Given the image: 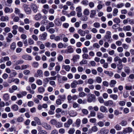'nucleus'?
Listing matches in <instances>:
<instances>
[{
	"label": "nucleus",
	"mask_w": 134,
	"mask_h": 134,
	"mask_svg": "<svg viewBox=\"0 0 134 134\" xmlns=\"http://www.w3.org/2000/svg\"><path fill=\"white\" fill-rule=\"evenodd\" d=\"M122 46L123 48L127 50L129 48V45L125 43H123L122 44Z\"/></svg>",
	"instance_id": "obj_59"
},
{
	"label": "nucleus",
	"mask_w": 134,
	"mask_h": 134,
	"mask_svg": "<svg viewBox=\"0 0 134 134\" xmlns=\"http://www.w3.org/2000/svg\"><path fill=\"white\" fill-rule=\"evenodd\" d=\"M127 121L125 120H122L120 123V124L122 126H125L127 125Z\"/></svg>",
	"instance_id": "obj_55"
},
{
	"label": "nucleus",
	"mask_w": 134,
	"mask_h": 134,
	"mask_svg": "<svg viewBox=\"0 0 134 134\" xmlns=\"http://www.w3.org/2000/svg\"><path fill=\"white\" fill-rule=\"evenodd\" d=\"M22 58L25 60H31L32 59L31 57L27 55H23Z\"/></svg>",
	"instance_id": "obj_19"
},
{
	"label": "nucleus",
	"mask_w": 134,
	"mask_h": 134,
	"mask_svg": "<svg viewBox=\"0 0 134 134\" xmlns=\"http://www.w3.org/2000/svg\"><path fill=\"white\" fill-rule=\"evenodd\" d=\"M118 10L117 9L115 8L113 9V15L114 16H116L118 15Z\"/></svg>",
	"instance_id": "obj_37"
},
{
	"label": "nucleus",
	"mask_w": 134,
	"mask_h": 134,
	"mask_svg": "<svg viewBox=\"0 0 134 134\" xmlns=\"http://www.w3.org/2000/svg\"><path fill=\"white\" fill-rule=\"evenodd\" d=\"M124 71L125 73L129 74L130 73L131 70L129 67L126 66L124 68Z\"/></svg>",
	"instance_id": "obj_28"
},
{
	"label": "nucleus",
	"mask_w": 134,
	"mask_h": 134,
	"mask_svg": "<svg viewBox=\"0 0 134 134\" xmlns=\"http://www.w3.org/2000/svg\"><path fill=\"white\" fill-rule=\"evenodd\" d=\"M75 131V129L73 128H71L68 131V133L69 134H73Z\"/></svg>",
	"instance_id": "obj_42"
},
{
	"label": "nucleus",
	"mask_w": 134,
	"mask_h": 134,
	"mask_svg": "<svg viewBox=\"0 0 134 134\" xmlns=\"http://www.w3.org/2000/svg\"><path fill=\"white\" fill-rule=\"evenodd\" d=\"M7 3L6 4V5L8 6H10L13 2V0H7Z\"/></svg>",
	"instance_id": "obj_47"
},
{
	"label": "nucleus",
	"mask_w": 134,
	"mask_h": 134,
	"mask_svg": "<svg viewBox=\"0 0 134 134\" xmlns=\"http://www.w3.org/2000/svg\"><path fill=\"white\" fill-rule=\"evenodd\" d=\"M90 13V10L88 8L85 9L83 12V14L86 15H88Z\"/></svg>",
	"instance_id": "obj_32"
},
{
	"label": "nucleus",
	"mask_w": 134,
	"mask_h": 134,
	"mask_svg": "<svg viewBox=\"0 0 134 134\" xmlns=\"http://www.w3.org/2000/svg\"><path fill=\"white\" fill-rule=\"evenodd\" d=\"M23 7L24 8L25 12L27 14H29L31 12L30 8L28 7V5L26 4H24L23 5Z\"/></svg>",
	"instance_id": "obj_2"
},
{
	"label": "nucleus",
	"mask_w": 134,
	"mask_h": 134,
	"mask_svg": "<svg viewBox=\"0 0 134 134\" xmlns=\"http://www.w3.org/2000/svg\"><path fill=\"white\" fill-rule=\"evenodd\" d=\"M9 57L8 56L2 57L0 59V63L4 62L6 61H8L9 60Z\"/></svg>",
	"instance_id": "obj_13"
},
{
	"label": "nucleus",
	"mask_w": 134,
	"mask_h": 134,
	"mask_svg": "<svg viewBox=\"0 0 134 134\" xmlns=\"http://www.w3.org/2000/svg\"><path fill=\"white\" fill-rule=\"evenodd\" d=\"M62 67L67 71H69L71 68L70 67L69 65H63L62 66Z\"/></svg>",
	"instance_id": "obj_24"
},
{
	"label": "nucleus",
	"mask_w": 134,
	"mask_h": 134,
	"mask_svg": "<svg viewBox=\"0 0 134 134\" xmlns=\"http://www.w3.org/2000/svg\"><path fill=\"white\" fill-rule=\"evenodd\" d=\"M73 48L71 46H69L67 47V49H66L67 53H71L74 52Z\"/></svg>",
	"instance_id": "obj_12"
},
{
	"label": "nucleus",
	"mask_w": 134,
	"mask_h": 134,
	"mask_svg": "<svg viewBox=\"0 0 134 134\" xmlns=\"http://www.w3.org/2000/svg\"><path fill=\"white\" fill-rule=\"evenodd\" d=\"M58 131L56 129H54L52 130L50 134H58Z\"/></svg>",
	"instance_id": "obj_63"
},
{
	"label": "nucleus",
	"mask_w": 134,
	"mask_h": 134,
	"mask_svg": "<svg viewBox=\"0 0 134 134\" xmlns=\"http://www.w3.org/2000/svg\"><path fill=\"white\" fill-rule=\"evenodd\" d=\"M4 11L5 13H11L13 12V10L12 8L6 7L5 8Z\"/></svg>",
	"instance_id": "obj_10"
},
{
	"label": "nucleus",
	"mask_w": 134,
	"mask_h": 134,
	"mask_svg": "<svg viewBox=\"0 0 134 134\" xmlns=\"http://www.w3.org/2000/svg\"><path fill=\"white\" fill-rule=\"evenodd\" d=\"M96 81L98 83H100L102 81V79L99 76H97L96 77L95 79Z\"/></svg>",
	"instance_id": "obj_33"
},
{
	"label": "nucleus",
	"mask_w": 134,
	"mask_h": 134,
	"mask_svg": "<svg viewBox=\"0 0 134 134\" xmlns=\"http://www.w3.org/2000/svg\"><path fill=\"white\" fill-rule=\"evenodd\" d=\"M55 126L57 128H60L63 127V123L61 122L57 121Z\"/></svg>",
	"instance_id": "obj_26"
},
{
	"label": "nucleus",
	"mask_w": 134,
	"mask_h": 134,
	"mask_svg": "<svg viewBox=\"0 0 134 134\" xmlns=\"http://www.w3.org/2000/svg\"><path fill=\"white\" fill-rule=\"evenodd\" d=\"M69 115L70 116L74 117L77 115V113L75 111L71 110L69 112Z\"/></svg>",
	"instance_id": "obj_17"
},
{
	"label": "nucleus",
	"mask_w": 134,
	"mask_h": 134,
	"mask_svg": "<svg viewBox=\"0 0 134 134\" xmlns=\"http://www.w3.org/2000/svg\"><path fill=\"white\" fill-rule=\"evenodd\" d=\"M63 56L61 55H59L57 57V59L59 62H62L63 60Z\"/></svg>",
	"instance_id": "obj_48"
},
{
	"label": "nucleus",
	"mask_w": 134,
	"mask_h": 134,
	"mask_svg": "<svg viewBox=\"0 0 134 134\" xmlns=\"http://www.w3.org/2000/svg\"><path fill=\"white\" fill-rule=\"evenodd\" d=\"M104 37L107 40V41L108 42H111L112 41L111 36L105 35Z\"/></svg>",
	"instance_id": "obj_38"
},
{
	"label": "nucleus",
	"mask_w": 134,
	"mask_h": 134,
	"mask_svg": "<svg viewBox=\"0 0 134 134\" xmlns=\"http://www.w3.org/2000/svg\"><path fill=\"white\" fill-rule=\"evenodd\" d=\"M16 47V44L15 42H13L10 45L11 49L12 50H14Z\"/></svg>",
	"instance_id": "obj_31"
},
{
	"label": "nucleus",
	"mask_w": 134,
	"mask_h": 134,
	"mask_svg": "<svg viewBox=\"0 0 134 134\" xmlns=\"http://www.w3.org/2000/svg\"><path fill=\"white\" fill-rule=\"evenodd\" d=\"M96 115V113L93 111H91L90 112V115L88 116V118L91 117H94Z\"/></svg>",
	"instance_id": "obj_39"
},
{
	"label": "nucleus",
	"mask_w": 134,
	"mask_h": 134,
	"mask_svg": "<svg viewBox=\"0 0 134 134\" xmlns=\"http://www.w3.org/2000/svg\"><path fill=\"white\" fill-rule=\"evenodd\" d=\"M88 1L86 0H83L81 2V3L85 6H87L88 4Z\"/></svg>",
	"instance_id": "obj_56"
},
{
	"label": "nucleus",
	"mask_w": 134,
	"mask_h": 134,
	"mask_svg": "<svg viewBox=\"0 0 134 134\" xmlns=\"http://www.w3.org/2000/svg\"><path fill=\"white\" fill-rule=\"evenodd\" d=\"M45 91V88L42 86H41L38 88V91L40 93H43Z\"/></svg>",
	"instance_id": "obj_36"
},
{
	"label": "nucleus",
	"mask_w": 134,
	"mask_h": 134,
	"mask_svg": "<svg viewBox=\"0 0 134 134\" xmlns=\"http://www.w3.org/2000/svg\"><path fill=\"white\" fill-rule=\"evenodd\" d=\"M118 103L119 105L121 106H123L125 104V102L123 100L119 101L118 102Z\"/></svg>",
	"instance_id": "obj_57"
},
{
	"label": "nucleus",
	"mask_w": 134,
	"mask_h": 134,
	"mask_svg": "<svg viewBox=\"0 0 134 134\" xmlns=\"http://www.w3.org/2000/svg\"><path fill=\"white\" fill-rule=\"evenodd\" d=\"M98 129L96 126H93L91 128V130L94 132H96L98 131Z\"/></svg>",
	"instance_id": "obj_62"
},
{
	"label": "nucleus",
	"mask_w": 134,
	"mask_h": 134,
	"mask_svg": "<svg viewBox=\"0 0 134 134\" xmlns=\"http://www.w3.org/2000/svg\"><path fill=\"white\" fill-rule=\"evenodd\" d=\"M55 24L58 26H60L62 25V23L59 18H56L54 21Z\"/></svg>",
	"instance_id": "obj_5"
},
{
	"label": "nucleus",
	"mask_w": 134,
	"mask_h": 134,
	"mask_svg": "<svg viewBox=\"0 0 134 134\" xmlns=\"http://www.w3.org/2000/svg\"><path fill=\"white\" fill-rule=\"evenodd\" d=\"M80 56L78 55H74L72 58V60L74 61L77 60L79 59L80 58Z\"/></svg>",
	"instance_id": "obj_44"
},
{
	"label": "nucleus",
	"mask_w": 134,
	"mask_h": 134,
	"mask_svg": "<svg viewBox=\"0 0 134 134\" xmlns=\"http://www.w3.org/2000/svg\"><path fill=\"white\" fill-rule=\"evenodd\" d=\"M77 32L81 36H84L86 34L85 31L82 30L81 29H79Z\"/></svg>",
	"instance_id": "obj_16"
},
{
	"label": "nucleus",
	"mask_w": 134,
	"mask_h": 134,
	"mask_svg": "<svg viewBox=\"0 0 134 134\" xmlns=\"http://www.w3.org/2000/svg\"><path fill=\"white\" fill-rule=\"evenodd\" d=\"M13 35L11 33H9L7 34V36L6 38L7 42H10L12 41V38L13 37Z\"/></svg>",
	"instance_id": "obj_6"
},
{
	"label": "nucleus",
	"mask_w": 134,
	"mask_h": 134,
	"mask_svg": "<svg viewBox=\"0 0 134 134\" xmlns=\"http://www.w3.org/2000/svg\"><path fill=\"white\" fill-rule=\"evenodd\" d=\"M100 111L102 113H107L108 112L107 108L104 106H101L99 108Z\"/></svg>",
	"instance_id": "obj_9"
},
{
	"label": "nucleus",
	"mask_w": 134,
	"mask_h": 134,
	"mask_svg": "<svg viewBox=\"0 0 134 134\" xmlns=\"http://www.w3.org/2000/svg\"><path fill=\"white\" fill-rule=\"evenodd\" d=\"M67 46L68 45L66 44H64L62 42H60L58 44V47L59 48H62L63 47L66 48Z\"/></svg>",
	"instance_id": "obj_15"
},
{
	"label": "nucleus",
	"mask_w": 134,
	"mask_h": 134,
	"mask_svg": "<svg viewBox=\"0 0 134 134\" xmlns=\"http://www.w3.org/2000/svg\"><path fill=\"white\" fill-rule=\"evenodd\" d=\"M123 65L122 63L119 64L117 65V68L119 70H121L123 68Z\"/></svg>",
	"instance_id": "obj_60"
},
{
	"label": "nucleus",
	"mask_w": 134,
	"mask_h": 134,
	"mask_svg": "<svg viewBox=\"0 0 134 134\" xmlns=\"http://www.w3.org/2000/svg\"><path fill=\"white\" fill-rule=\"evenodd\" d=\"M110 98L114 100H117L118 98L117 95L116 94H112L110 95Z\"/></svg>",
	"instance_id": "obj_22"
},
{
	"label": "nucleus",
	"mask_w": 134,
	"mask_h": 134,
	"mask_svg": "<svg viewBox=\"0 0 134 134\" xmlns=\"http://www.w3.org/2000/svg\"><path fill=\"white\" fill-rule=\"evenodd\" d=\"M123 30L125 31H130L131 29V27L130 26L128 25L126 26H124L123 28Z\"/></svg>",
	"instance_id": "obj_29"
},
{
	"label": "nucleus",
	"mask_w": 134,
	"mask_h": 134,
	"mask_svg": "<svg viewBox=\"0 0 134 134\" xmlns=\"http://www.w3.org/2000/svg\"><path fill=\"white\" fill-rule=\"evenodd\" d=\"M87 16L85 15L81 17V20L83 21H87L88 19V17Z\"/></svg>",
	"instance_id": "obj_54"
},
{
	"label": "nucleus",
	"mask_w": 134,
	"mask_h": 134,
	"mask_svg": "<svg viewBox=\"0 0 134 134\" xmlns=\"http://www.w3.org/2000/svg\"><path fill=\"white\" fill-rule=\"evenodd\" d=\"M77 102L80 104H84L86 103V102L85 101H83L81 99H79L77 100Z\"/></svg>",
	"instance_id": "obj_46"
},
{
	"label": "nucleus",
	"mask_w": 134,
	"mask_h": 134,
	"mask_svg": "<svg viewBox=\"0 0 134 134\" xmlns=\"http://www.w3.org/2000/svg\"><path fill=\"white\" fill-rule=\"evenodd\" d=\"M124 5V4L122 3H120L118 4L115 7L118 8H120L123 7Z\"/></svg>",
	"instance_id": "obj_34"
},
{
	"label": "nucleus",
	"mask_w": 134,
	"mask_h": 134,
	"mask_svg": "<svg viewBox=\"0 0 134 134\" xmlns=\"http://www.w3.org/2000/svg\"><path fill=\"white\" fill-rule=\"evenodd\" d=\"M42 125L47 130H50L52 129V127L50 125L45 122H42Z\"/></svg>",
	"instance_id": "obj_3"
},
{
	"label": "nucleus",
	"mask_w": 134,
	"mask_h": 134,
	"mask_svg": "<svg viewBox=\"0 0 134 134\" xmlns=\"http://www.w3.org/2000/svg\"><path fill=\"white\" fill-rule=\"evenodd\" d=\"M96 10H92L90 11V17L91 18H93L96 15Z\"/></svg>",
	"instance_id": "obj_18"
},
{
	"label": "nucleus",
	"mask_w": 134,
	"mask_h": 134,
	"mask_svg": "<svg viewBox=\"0 0 134 134\" xmlns=\"http://www.w3.org/2000/svg\"><path fill=\"white\" fill-rule=\"evenodd\" d=\"M113 104V102L111 100L106 101L104 103V105L106 106H111Z\"/></svg>",
	"instance_id": "obj_8"
},
{
	"label": "nucleus",
	"mask_w": 134,
	"mask_h": 134,
	"mask_svg": "<svg viewBox=\"0 0 134 134\" xmlns=\"http://www.w3.org/2000/svg\"><path fill=\"white\" fill-rule=\"evenodd\" d=\"M58 97L62 101H64L66 99V97L65 95H59Z\"/></svg>",
	"instance_id": "obj_41"
},
{
	"label": "nucleus",
	"mask_w": 134,
	"mask_h": 134,
	"mask_svg": "<svg viewBox=\"0 0 134 134\" xmlns=\"http://www.w3.org/2000/svg\"><path fill=\"white\" fill-rule=\"evenodd\" d=\"M3 99L5 101H7L9 99V96L8 93L4 94L3 96Z\"/></svg>",
	"instance_id": "obj_23"
},
{
	"label": "nucleus",
	"mask_w": 134,
	"mask_h": 134,
	"mask_svg": "<svg viewBox=\"0 0 134 134\" xmlns=\"http://www.w3.org/2000/svg\"><path fill=\"white\" fill-rule=\"evenodd\" d=\"M97 117L99 119H103L104 118V115L102 113L99 112L97 114Z\"/></svg>",
	"instance_id": "obj_25"
},
{
	"label": "nucleus",
	"mask_w": 134,
	"mask_h": 134,
	"mask_svg": "<svg viewBox=\"0 0 134 134\" xmlns=\"http://www.w3.org/2000/svg\"><path fill=\"white\" fill-rule=\"evenodd\" d=\"M115 129L117 131L120 130L121 129V127L119 124H116L114 127Z\"/></svg>",
	"instance_id": "obj_51"
},
{
	"label": "nucleus",
	"mask_w": 134,
	"mask_h": 134,
	"mask_svg": "<svg viewBox=\"0 0 134 134\" xmlns=\"http://www.w3.org/2000/svg\"><path fill=\"white\" fill-rule=\"evenodd\" d=\"M14 63L15 65H16L19 64H22L23 63L24 61L22 60H15L13 62Z\"/></svg>",
	"instance_id": "obj_20"
},
{
	"label": "nucleus",
	"mask_w": 134,
	"mask_h": 134,
	"mask_svg": "<svg viewBox=\"0 0 134 134\" xmlns=\"http://www.w3.org/2000/svg\"><path fill=\"white\" fill-rule=\"evenodd\" d=\"M77 85V81L74 80L71 83V86L72 88H75L76 87Z\"/></svg>",
	"instance_id": "obj_21"
},
{
	"label": "nucleus",
	"mask_w": 134,
	"mask_h": 134,
	"mask_svg": "<svg viewBox=\"0 0 134 134\" xmlns=\"http://www.w3.org/2000/svg\"><path fill=\"white\" fill-rule=\"evenodd\" d=\"M62 101L60 98L56 100V103L57 105H60L62 104Z\"/></svg>",
	"instance_id": "obj_50"
},
{
	"label": "nucleus",
	"mask_w": 134,
	"mask_h": 134,
	"mask_svg": "<svg viewBox=\"0 0 134 134\" xmlns=\"http://www.w3.org/2000/svg\"><path fill=\"white\" fill-rule=\"evenodd\" d=\"M60 65H57L56 66L55 68V70L56 71L57 73L60 70Z\"/></svg>",
	"instance_id": "obj_53"
},
{
	"label": "nucleus",
	"mask_w": 134,
	"mask_h": 134,
	"mask_svg": "<svg viewBox=\"0 0 134 134\" xmlns=\"http://www.w3.org/2000/svg\"><path fill=\"white\" fill-rule=\"evenodd\" d=\"M132 131V129L131 127H129L123 130V133L124 134H126L127 133L131 132Z\"/></svg>",
	"instance_id": "obj_4"
},
{
	"label": "nucleus",
	"mask_w": 134,
	"mask_h": 134,
	"mask_svg": "<svg viewBox=\"0 0 134 134\" xmlns=\"http://www.w3.org/2000/svg\"><path fill=\"white\" fill-rule=\"evenodd\" d=\"M98 100L100 103H103L104 102V99L101 97H99L98 98Z\"/></svg>",
	"instance_id": "obj_61"
},
{
	"label": "nucleus",
	"mask_w": 134,
	"mask_h": 134,
	"mask_svg": "<svg viewBox=\"0 0 134 134\" xmlns=\"http://www.w3.org/2000/svg\"><path fill=\"white\" fill-rule=\"evenodd\" d=\"M96 97L93 94H90L88 95L87 100L88 102L91 103L94 101Z\"/></svg>",
	"instance_id": "obj_1"
},
{
	"label": "nucleus",
	"mask_w": 134,
	"mask_h": 134,
	"mask_svg": "<svg viewBox=\"0 0 134 134\" xmlns=\"http://www.w3.org/2000/svg\"><path fill=\"white\" fill-rule=\"evenodd\" d=\"M57 121L55 119H53L50 121V122L52 125H55Z\"/></svg>",
	"instance_id": "obj_52"
},
{
	"label": "nucleus",
	"mask_w": 134,
	"mask_h": 134,
	"mask_svg": "<svg viewBox=\"0 0 134 134\" xmlns=\"http://www.w3.org/2000/svg\"><path fill=\"white\" fill-rule=\"evenodd\" d=\"M47 132L45 130H42L40 131L38 134H47Z\"/></svg>",
	"instance_id": "obj_64"
},
{
	"label": "nucleus",
	"mask_w": 134,
	"mask_h": 134,
	"mask_svg": "<svg viewBox=\"0 0 134 134\" xmlns=\"http://www.w3.org/2000/svg\"><path fill=\"white\" fill-rule=\"evenodd\" d=\"M47 34L46 32H44L41 36V39L42 40H44L46 39V37L47 36Z\"/></svg>",
	"instance_id": "obj_27"
},
{
	"label": "nucleus",
	"mask_w": 134,
	"mask_h": 134,
	"mask_svg": "<svg viewBox=\"0 0 134 134\" xmlns=\"http://www.w3.org/2000/svg\"><path fill=\"white\" fill-rule=\"evenodd\" d=\"M0 20L2 21L7 22L9 21V18L7 16H2Z\"/></svg>",
	"instance_id": "obj_14"
},
{
	"label": "nucleus",
	"mask_w": 134,
	"mask_h": 134,
	"mask_svg": "<svg viewBox=\"0 0 134 134\" xmlns=\"http://www.w3.org/2000/svg\"><path fill=\"white\" fill-rule=\"evenodd\" d=\"M16 75L17 72L15 70H13L12 71V72L11 73L10 76H11L12 77H14L16 76Z\"/></svg>",
	"instance_id": "obj_45"
},
{
	"label": "nucleus",
	"mask_w": 134,
	"mask_h": 134,
	"mask_svg": "<svg viewBox=\"0 0 134 134\" xmlns=\"http://www.w3.org/2000/svg\"><path fill=\"white\" fill-rule=\"evenodd\" d=\"M113 21L114 22L117 24H119L120 22V19L118 18H114Z\"/></svg>",
	"instance_id": "obj_49"
},
{
	"label": "nucleus",
	"mask_w": 134,
	"mask_h": 134,
	"mask_svg": "<svg viewBox=\"0 0 134 134\" xmlns=\"http://www.w3.org/2000/svg\"><path fill=\"white\" fill-rule=\"evenodd\" d=\"M125 88L127 90H131L132 89V86L126 84L125 86Z\"/></svg>",
	"instance_id": "obj_40"
},
{
	"label": "nucleus",
	"mask_w": 134,
	"mask_h": 134,
	"mask_svg": "<svg viewBox=\"0 0 134 134\" xmlns=\"http://www.w3.org/2000/svg\"><path fill=\"white\" fill-rule=\"evenodd\" d=\"M34 126L36 125V123L38 125H41V123L40 119L37 117H35L34 118Z\"/></svg>",
	"instance_id": "obj_11"
},
{
	"label": "nucleus",
	"mask_w": 134,
	"mask_h": 134,
	"mask_svg": "<svg viewBox=\"0 0 134 134\" xmlns=\"http://www.w3.org/2000/svg\"><path fill=\"white\" fill-rule=\"evenodd\" d=\"M12 109L14 111H16L18 110L19 109L18 106L16 104H14L11 107Z\"/></svg>",
	"instance_id": "obj_35"
},
{
	"label": "nucleus",
	"mask_w": 134,
	"mask_h": 134,
	"mask_svg": "<svg viewBox=\"0 0 134 134\" xmlns=\"http://www.w3.org/2000/svg\"><path fill=\"white\" fill-rule=\"evenodd\" d=\"M65 36V35L64 34H60L59 36H57L55 37L54 38V40L55 41H57L62 40L63 37Z\"/></svg>",
	"instance_id": "obj_7"
},
{
	"label": "nucleus",
	"mask_w": 134,
	"mask_h": 134,
	"mask_svg": "<svg viewBox=\"0 0 134 134\" xmlns=\"http://www.w3.org/2000/svg\"><path fill=\"white\" fill-rule=\"evenodd\" d=\"M116 83V82L115 80H111L110 81V85L111 87H113L114 86Z\"/></svg>",
	"instance_id": "obj_30"
},
{
	"label": "nucleus",
	"mask_w": 134,
	"mask_h": 134,
	"mask_svg": "<svg viewBox=\"0 0 134 134\" xmlns=\"http://www.w3.org/2000/svg\"><path fill=\"white\" fill-rule=\"evenodd\" d=\"M93 26L96 28H98L100 26V24L98 22H96L93 24Z\"/></svg>",
	"instance_id": "obj_58"
},
{
	"label": "nucleus",
	"mask_w": 134,
	"mask_h": 134,
	"mask_svg": "<svg viewBox=\"0 0 134 134\" xmlns=\"http://www.w3.org/2000/svg\"><path fill=\"white\" fill-rule=\"evenodd\" d=\"M104 73L108 75L109 76H112L113 75V73L112 72L109 71H104Z\"/></svg>",
	"instance_id": "obj_43"
}]
</instances>
